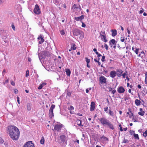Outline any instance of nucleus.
I'll use <instances>...</instances> for the list:
<instances>
[{"label": "nucleus", "instance_id": "obj_1", "mask_svg": "<svg viewBox=\"0 0 147 147\" xmlns=\"http://www.w3.org/2000/svg\"><path fill=\"white\" fill-rule=\"evenodd\" d=\"M8 131L9 132V135L12 139L16 140L19 138L20 132L16 126L12 125L8 127Z\"/></svg>", "mask_w": 147, "mask_h": 147}, {"label": "nucleus", "instance_id": "obj_2", "mask_svg": "<svg viewBox=\"0 0 147 147\" xmlns=\"http://www.w3.org/2000/svg\"><path fill=\"white\" fill-rule=\"evenodd\" d=\"M99 120L101 123L104 127H109L112 130L114 129L113 124L106 118L103 117L99 119Z\"/></svg>", "mask_w": 147, "mask_h": 147}, {"label": "nucleus", "instance_id": "obj_3", "mask_svg": "<svg viewBox=\"0 0 147 147\" xmlns=\"http://www.w3.org/2000/svg\"><path fill=\"white\" fill-rule=\"evenodd\" d=\"M72 32L74 35L75 36H78L79 34H83V32L77 28H73Z\"/></svg>", "mask_w": 147, "mask_h": 147}, {"label": "nucleus", "instance_id": "obj_4", "mask_svg": "<svg viewBox=\"0 0 147 147\" xmlns=\"http://www.w3.org/2000/svg\"><path fill=\"white\" fill-rule=\"evenodd\" d=\"M60 143L65 146L67 144V141L65 140V136L64 135H62L60 136Z\"/></svg>", "mask_w": 147, "mask_h": 147}, {"label": "nucleus", "instance_id": "obj_5", "mask_svg": "<svg viewBox=\"0 0 147 147\" xmlns=\"http://www.w3.org/2000/svg\"><path fill=\"white\" fill-rule=\"evenodd\" d=\"M34 12L35 14H36L39 15L40 14L41 11L38 5L36 4L35 5Z\"/></svg>", "mask_w": 147, "mask_h": 147}, {"label": "nucleus", "instance_id": "obj_6", "mask_svg": "<svg viewBox=\"0 0 147 147\" xmlns=\"http://www.w3.org/2000/svg\"><path fill=\"white\" fill-rule=\"evenodd\" d=\"M63 125L62 124H57L55 125L54 129L55 130L59 131L61 129Z\"/></svg>", "mask_w": 147, "mask_h": 147}, {"label": "nucleus", "instance_id": "obj_7", "mask_svg": "<svg viewBox=\"0 0 147 147\" xmlns=\"http://www.w3.org/2000/svg\"><path fill=\"white\" fill-rule=\"evenodd\" d=\"M1 36L2 38L5 40H4V42L5 43V44L4 43L3 44L4 46H6V43L7 42V41L5 40L7 37V32H5Z\"/></svg>", "mask_w": 147, "mask_h": 147}, {"label": "nucleus", "instance_id": "obj_8", "mask_svg": "<svg viewBox=\"0 0 147 147\" xmlns=\"http://www.w3.org/2000/svg\"><path fill=\"white\" fill-rule=\"evenodd\" d=\"M107 79L104 76H101L99 78V81L101 84L106 83Z\"/></svg>", "mask_w": 147, "mask_h": 147}, {"label": "nucleus", "instance_id": "obj_9", "mask_svg": "<svg viewBox=\"0 0 147 147\" xmlns=\"http://www.w3.org/2000/svg\"><path fill=\"white\" fill-rule=\"evenodd\" d=\"M95 107V104L94 102H92L91 103L90 110L91 111H94Z\"/></svg>", "mask_w": 147, "mask_h": 147}, {"label": "nucleus", "instance_id": "obj_10", "mask_svg": "<svg viewBox=\"0 0 147 147\" xmlns=\"http://www.w3.org/2000/svg\"><path fill=\"white\" fill-rule=\"evenodd\" d=\"M125 91V90L124 88L122 86L118 87L117 88V91L119 93H124Z\"/></svg>", "mask_w": 147, "mask_h": 147}, {"label": "nucleus", "instance_id": "obj_11", "mask_svg": "<svg viewBox=\"0 0 147 147\" xmlns=\"http://www.w3.org/2000/svg\"><path fill=\"white\" fill-rule=\"evenodd\" d=\"M123 73V71L121 69H117L116 72V75L119 77H120L122 76V74Z\"/></svg>", "mask_w": 147, "mask_h": 147}, {"label": "nucleus", "instance_id": "obj_12", "mask_svg": "<svg viewBox=\"0 0 147 147\" xmlns=\"http://www.w3.org/2000/svg\"><path fill=\"white\" fill-rule=\"evenodd\" d=\"M116 43L117 41L114 39H112L109 42V45L111 47H112L113 45H116Z\"/></svg>", "mask_w": 147, "mask_h": 147}, {"label": "nucleus", "instance_id": "obj_13", "mask_svg": "<svg viewBox=\"0 0 147 147\" xmlns=\"http://www.w3.org/2000/svg\"><path fill=\"white\" fill-rule=\"evenodd\" d=\"M116 76V71H111L110 74V76L112 78H114Z\"/></svg>", "mask_w": 147, "mask_h": 147}, {"label": "nucleus", "instance_id": "obj_14", "mask_svg": "<svg viewBox=\"0 0 147 147\" xmlns=\"http://www.w3.org/2000/svg\"><path fill=\"white\" fill-rule=\"evenodd\" d=\"M78 9L79 11L81 10V8L80 5H79V7H77L76 5L74 4L73 6L72 9Z\"/></svg>", "mask_w": 147, "mask_h": 147}, {"label": "nucleus", "instance_id": "obj_15", "mask_svg": "<svg viewBox=\"0 0 147 147\" xmlns=\"http://www.w3.org/2000/svg\"><path fill=\"white\" fill-rule=\"evenodd\" d=\"M82 121L80 119H77L76 121V123L80 126H83V125L81 124Z\"/></svg>", "mask_w": 147, "mask_h": 147}, {"label": "nucleus", "instance_id": "obj_16", "mask_svg": "<svg viewBox=\"0 0 147 147\" xmlns=\"http://www.w3.org/2000/svg\"><path fill=\"white\" fill-rule=\"evenodd\" d=\"M42 54L45 56L49 57L50 56L49 52L47 51H44L42 52Z\"/></svg>", "mask_w": 147, "mask_h": 147}, {"label": "nucleus", "instance_id": "obj_17", "mask_svg": "<svg viewBox=\"0 0 147 147\" xmlns=\"http://www.w3.org/2000/svg\"><path fill=\"white\" fill-rule=\"evenodd\" d=\"M111 32H112V36H115L117 34V31L116 30H112Z\"/></svg>", "mask_w": 147, "mask_h": 147}, {"label": "nucleus", "instance_id": "obj_18", "mask_svg": "<svg viewBox=\"0 0 147 147\" xmlns=\"http://www.w3.org/2000/svg\"><path fill=\"white\" fill-rule=\"evenodd\" d=\"M31 141H28L26 142L23 146L22 147H29L30 144L31 143Z\"/></svg>", "mask_w": 147, "mask_h": 147}, {"label": "nucleus", "instance_id": "obj_19", "mask_svg": "<svg viewBox=\"0 0 147 147\" xmlns=\"http://www.w3.org/2000/svg\"><path fill=\"white\" fill-rule=\"evenodd\" d=\"M135 104L137 106H139L140 105L141 102L140 101L137 99H136L135 101Z\"/></svg>", "mask_w": 147, "mask_h": 147}, {"label": "nucleus", "instance_id": "obj_20", "mask_svg": "<svg viewBox=\"0 0 147 147\" xmlns=\"http://www.w3.org/2000/svg\"><path fill=\"white\" fill-rule=\"evenodd\" d=\"M100 36H101V37H103L106 35L105 33V32L104 30L102 31L101 32H100Z\"/></svg>", "mask_w": 147, "mask_h": 147}, {"label": "nucleus", "instance_id": "obj_21", "mask_svg": "<svg viewBox=\"0 0 147 147\" xmlns=\"http://www.w3.org/2000/svg\"><path fill=\"white\" fill-rule=\"evenodd\" d=\"M55 107V105H52L49 109V112H53V110Z\"/></svg>", "mask_w": 147, "mask_h": 147}, {"label": "nucleus", "instance_id": "obj_22", "mask_svg": "<svg viewBox=\"0 0 147 147\" xmlns=\"http://www.w3.org/2000/svg\"><path fill=\"white\" fill-rule=\"evenodd\" d=\"M49 117L51 119L54 116V114L53 112H49Z\"/></svg>", "mask_w": 147, "mask_h": 147}, {"label": "nucleus", "instance_id": "obj_23", "mask_svg": "<svg viewBox=\"0 0 147 147\" xmlns=\"http://www.w3.org/2000/svg\"><path fill=\"white\" fill-rule=\"evenodd\" d=\"M66 72L68 76H70L71 74V71L69 69H67L66 70Z\"/></svg>", "mask_w": 147, "mask_h": 147}, {"label": "nucleus", "instance_id": "obj_24", "mask_svg": "<svg viewBox=\"0 0 147 147\" xmlns=\"http://www.w3.org/2000/svg\"><path fill=\"white\" fill-rule=\"evenodd\" d=\"M101 40L105 42H107L108 41L106 39V35L102 37H101Z\"/></svg>", "mask_w": 147, "mask_h": 147}, {"label": "nucleus", "instance_id": "obj_25", "mask_svg": "<svg viewBox=\"0 0 147 147\" xmlns=\"http://www.w3.org/2000/svg\"><path fill=\"white\" fill-rule=\"evenodd\" d=\"M71 50H75L76 49V45L74 44L71 46Z\"/></svg>", "mask_w": 147, "mask_h": 147}, {"label": "nucleus", "instance_id": "obj_26", "mask_svg": "<svg viewBox=\"0 0 147 147\" xmlns=\"http://www.w3.org/2000/svg\"><path fill=\"white\" fill-rule=\"evenodd\" d=\"M45 139L43 136L42 137L41 139L40 140V143L42 144H43L44 143Z\"/></svg>", "mask_w": 147, "mask_h": 147}, {"label": "nucleus", "instance_id": "obj_27", "mask_svg": "<svg viewBox=\"0 0 147 147\" xmlns=\"http://www.w3.org/2000/svg\"><path fill=\"white\" fill-rule=\"evenodd\" d=\"M6 31L2 28H0V35H2Z\"/></svg>", "mask_w": 147, "mask_h": 147}, {"label": "nucleus", "instance_id": "obj_28", "mask_svg": "<svg viewBox=\"0 0 147 147\" xmlns=\"http://www.w3.org/2000/svg\"><path fill=\"white\" fill-rule=\"evenodd\" d=\"M138 114L142 116H143L145 112L144 111H142L141 112H138Z\"/></svg>", "mask_w": 147, "mask_h": 147}, {"label": "nucleus", "instance_id": "obj_29", "mask_svg": "<svg viewBox=\"0 0 147 147\" xmlns=\"http://www.w3.org/2000/svg\"><path fill=\"white\" fill-rule=\"evenodd\" d=\"M100 138L101 139L103 138L104 140L105 141H108L109 139L108 138H107V137H105L104 136H102L101 138Z\"/></svg>", "mask_w": 147, "mask_h": 147}, {"label": "nucleus", "instance_id": "obj_30", "mask_svg": "<svg viewBox=\"0 0 147 147\" xmlns=\"http://www.w3.org/2000/svg\"><path fill=\"white\" fill-rule=\"evenodd\" d=\"M67 96H68L69 97H70L71 96V92L70 91H67Z\"/></svg>", "mask_w": 147, "mask_h": 147}, {"label": "nucleus", "instance_id": "obj_31", "mask_svg": "<svg viewBox=\"0 0 147 147\" xmlns=\"http://www.w3.org/2000/svg\"><path fill=\"white\" fill-rule=\"evenodd\" d=\"M109 112L110 115L111 116L114 115V112L111 111L110 109L109 110Z\"/></svg>", "mask_w": 147, "mask_h": 147}, {"label": "nucleus", "instance_id": "obj_32", "mask_svg": "<svg viewBox=\"0 0 147 147\" xmlns=\"http://www.w3.org/2000/svg\"><path fill=\"white\" fill-rule=\"evenodd\" d=\"M134 138L136 139H137L139 140V138L138 136V134H135L134 135Z\"/></svg>", "mask_w": 147, "mask_h": 147}, {"label": "nucleus", "instance_id": "obj_33", "mask_svg": "<svg viewBox=\"0 0 147 147\" xmlns=\"http://www.w3.org/2000/svg\"><path fill=\"white\" fill-rule=\"evenodd\" d=\"M145 83L146 84H147V72L145 73Z\"/></svg>", "mask_w": 147, "mask_h": 147}, {"label": "nucleus", "instance_id": "obj_34", "mask_svg": "<svg viewBox=\"0 0 147 147\" xmlns=\"http://www.w3.org/2000/svg\"><path fill=\"white\" fill-rule=\"evenodd\" d=\"M130 134L131 135H134L135 134V131L133 130H130L129 131Z\"/></svg>", "mask_w": 147, "mask_h": 147}, {"label": "nucleus", "instance_id": "obj_35", "mask_svg": "<svg viewBox=\"0 0 147 147\" xmlns=\"http://www.w3.org/2000/svg\"><path fill=\"white\" fill-rule=\"evenodd\" d=\"M129 141L127 139H125V138H124V140H123L122 143H128Z\"/></svg>", "mask_w": 147, "mask_h": 147}, {"label": "nucleus", "instance_id": "obj_36", "mask_svg": "<svg viewBox=\"0 0 147 147\" xmlns=\"http://www.w3.org/2000/svg\"><path fill=\"white\" fill-rule=\"evenodd\" d=\"M143 135L145 137H146L147 136V130L143 133Z\"/></svg>", "mask_w": 147, "mask_h": 147}, {"label": "nucleus", "instance_id": "obj_37", "mask_svg": "<svg viewBox=\"0 0 147 147\" xmlns=\"http://www.w3.org/2000/svg\"><path fill=\"white\" fill-rule=\"evenodd\" d=\"M40 40H41L39 42V43L40 44H42L44 41V39L43 38H41Z\"/></svg>", "mask_w": 147, "mask_h": 147}, {"label": "nucleus", "instance_id": "obj_38", "mask_svg": "<svg viewBox=\"0 0 147 147\" xmlns=\"http://www.w3.org/2000/svg\"><path fill=\"white\" fill-rule=\"evenodd\" d=\"M60 33L62 35H63L65 34V32L64 30H62L60 31Z\"/></svg>", "mask_w": 147, "mask_h": 147}, {"label": "nucleus", "instance_id": "obj_39", "mask_svg": "<svg viewBox=\"0 0 147 147\" xmlns=\"http://www.w3.org/2000/svg\"><path fill=\"white\" fill-rule=\"evenodd\" d=\"M27 109L28 110H30L31 109L30 105L29 103L27 104Z\"/></svg>", "mask_w": 147, "mask_h": 147}, {"label": "nucleus", "instance_id": "obj_40", "mask_svg": "<svg viewBox=\"0 0 147 147\" xmlns=\"http://www.w3.org/2000/svg\"><path fill=\"white\" fill-rule=\"evenodd\" d=\"M86 61L87 63L88 64L90 62V60L88 59L87 57L85 58Z\"/></svg>", "mask_w": 147, "mask_h": 147}, {"label": "nucleus", "instance_id": "obj_41", "mask_svg": "<svg viewBox=\"0 0 147 147\" xmlns=\"http://www.w3.org/2000/svg\"><path fill=\"white\" fill-rule=\"evenodd\" d=\"M29 71L28 70H27L26 71V77H28L29 75Z\"/></svg>", "mask_w": 147, "mask_h": 147}, {"label": "nucleus", "instance_id": "obj_42", "mask_svg": "<svg viewBox=\"0 0 147 147\" xmlns=\"http://www.w3.org/2000/svg\"><path fill=\"white\" fill-rule=\"evenodd\" d=\"M11 26L12 29L14 30H15V27L14 25V24L13 23H12L11 25Z\"/></svg>", "mask_w": 147, "mask_h": 147}, {"label": "nucleus", "instance_id": "obj_43", "mask_svg": "<svg viewBox=\"0 0 147 147\" xmlns=\"http://www.w3.org/2000/svg\"><path fill=\"white\" fill-rule=\"evenodd\" d=\"M141 10H140L139 11V13L140 14L142 13L144 11V9L142 8H141Z\"/></svg>", "mask_w": 147, "mask_h": 147}, {"label": "nucleus", "instance_id": "obj_44", "mask_svg": "<svg viewBox=\"0 0 147 147\" xmlns=\"http://www.w3.org/2000/svg\"><path fill=\"white\" fill-rule=\"evenodd\" d=\"M4 142V140L1 137H0V144H2Z\"/></svg>", "mask_w": 147, "mask_h": 147}, {"label": "nucleus", "instance_id": "obj_45", "mask_svg": "<svg viewBox=\"0 0 147 147\" xmlns=\"http://www.w3.org/2000/svg\"><path fill=\"white\" fill-rule=\"evenodd\" d=\"M129 111L130 112V113H131V115H129V117L130 118H131V117L132 116L133 117V118H134V116L133 115V113L131 112V111H130L129 109Z\"/></svg>", "mask_w": 147, "mask_h": 147}, {"label": "nucleus", "instance_id": "obj_46", "mask_svg": "<svg viewBox=\"0 0 147 147\" xmlns=\"http://www.w3.org/2000/svg\"><path fill=\"white\" fill-rule=\"evenodd\" d=\"M84 18V15H82L81 16L79 17H77V18L75 17V18Z\"/></svg>", "mask_w": 147, "mask_h": 147}, {"label": "nucleus", "instance_id": "obj_47", "mask_svg": "<svg viewBox=\"0 0 147 147\" xmlns=\"http://www.w3.org/2000/svg\"><path fill=\"white\" fill-rule=\"evenodd\" d=\"M104 111L106 113H108V107H105L104 108Z\"/></svg>", "mask_w": 147, "mask_h": 147}, {"label": "nucleus", "instance_id": "obj_48", "mask_svg": "<svg viewBox=\"0 0 147 147\" xmlns=\"http://www.w3.org/2000/svg\"><path fill=\"white\" fill-rule=\"evenodd\" d=\"M139 49L136 48V50L134 51L136 54H138V52L139 51Z\"/></svg>", "mask_w": 147, "mask_h": 147}, {"label": "nucleus", "instance_id": "obj_49", "mask_svg": "<svg viewBox=\"0 0 147 147\" xmlns=\"http://www.w3.org/2000/svg\"><path fill=\"white\" fill-rule=\"evenodd\" d=\"M84 33L83 32V34H80V39H82L84 38Z\"/></svg>", "mask_w": 147, "mask_h": 147}, {"label": "nucleus", "instance_id": "obj_50", "mask_svg": "<svg viewBox=\"0 0 147 147\" xmlns=\"http://www.w3.org/2000/svg\"><path fill=\"white\" fill-rule=\"evenodd\" d=\"M30 144L29 147H34V144L32 143V141H31V143Z\"/></svg>", "mask_w": 147, "mask_h": 147}, {"label": "nucleus", "instance_id": "obj_51", "mask_svg": "<svg viewBox=\"0 0 147 147\" xmlns=\"http://www.w3.org/2000/svg\"><path fill=\"white\" fill-rule=\"evenodd\" d=\"M105 56H103L102 57V59H101V61L102 62H104L105 61Z\"/></svg>", "mask_w": 147, "mask_h": 147}, {"label": "nucleus", "instance_id": "obj_52", "mask_svg": "<svg viewBox=\"0 0 147 147\" xmlns=\"http://www.w3.org/2000/svg\"><path fill=\"white\" fill-rule=\"evenodd\" d=\"M114 88H111L110 87L109 88V91H112Z\"/></svg>", "mask_w": 147, "mask_h": 147}, {"label": "nucleus", "instance_id": "obj_53", "mask_svg": "<svg viewBox=\"0 0 147 147\" xmlns=\"http://www.w3.org/2000/svg\"><path fill=\"white\" fill-rule=\"evenodd\" d=\"M81 22L82 23V27H84V28L86 26L84 22H82L81 21Z\"/></svg>", "mask_w": 147, "mask_h": 147}, {"label": "nucleus", "instance_id": "obj_54", "mask_svg": "<svg viewBox=\"0 0 147 147\" xmlns=\"http://www.w3.org/2000/svg\"><path fill=\"white\" fill-rule=\"evenodd\" d=\"M43 86H42L40 84V85L38 87V88L39 90L41 89L42 88Z\"/></svg>", "mask_w": 147, "mask_h": 147}, {"label": "nucleus", "instance_id": "obj_55", "mask_svg": "<svg viewBox=\"0 0 147 147\" xmlns=\"http://www.w3.org/2000/svg\"><path fill=\"white\" fill-rule=\"evenodd\" d=\"M11 84L13 86H15V83L12 80H11Z\"/></svg>", "mask_w": 147, "mask_h": 147}, {"label": "nucleus", "instance_id": "obj_56", "mask_svg": "<svg viewBox=\"0 0 147 147\" xmlns=\"http://www.w3.org/2000/svg\"><path fill=\"white\" fill-rule=\"evenodd\" d=\"M116 92V90L114 89L111 91V93L113 94H114Z\"/></svg>", "mask_w": 147, "mask_h": 147}, {"label": "nucleus", "instance_id": "obj_57", "mask_svg": "<svg viewBox=\"0 0 147 147\" xmlns=\"http://www.w3.org/2000/svg\"><path fill=\"white\" fill-rule=\"evenodd\" d=\"M104 47L105 48V49H106V50H108V47L107 44H105Z\"/></svg>", "mask_w": 147, "mask_h": 147}, {"label": "nucleus", "instance_id": "obj_58", "mask_svg": "<svg viewBox=\"0 0 147 147\" xmlns=\"http://www.w3.org/2000/svg\"><path fill=\"white\" fill-rule=\"evenodd\" d=\"M124 40H125V39H124V38L122 37H121V41L122 42H123L124 41Z\"/></svg>", "mask_w": 147, "mask_h": 147}, {"label": "nucleus", "instance_id": "obj_59", "mask_svg": "<svg viewBox=\"0 0 147 147\" xmlns=\"http://www.w3.org/2000/svg\"><path fill=\"white\" fill-rule=\"evenodd\" d=\"M75 71L76 75L77 76H78V72L77 71V69H76Z\"/></svg>", "mask_w": 147, "mask_h": 147}, {"label": "nucleus", "instance_id": "obj_60", "mask_svg": "<svg viewBox=\"0 0 147 147\" xmlns=\"http://www.w3.org/2000/svg\"><path fill=\"white\" fill-rule=\"evenodd\" d=\"M14 92L15 94H17L18 93V90L17 89L14 90Z\"/></svg>", "mask_w": 147, "mask_h": 147}, {"label": "nucleus", "instance_id": "obj_61", "mask_svg": "<svg viewBox=\"0 0 147 147\" xmlns=\"http://www.w3.org/2000/svg\"><path fill=\"white\" fill-rule=\"evenodd\" d=\"M126 73H124L123 74H122V76H123V78H125V76L126 75Z\"/></svg>", "mask_w": 147, "mask_h": 147}, {"label": "nucleus", "instance_id": "obj_62", "mask_svg": "<svg viewBox=\"0 0 147 147\" xmlns=\"http://www.w3.org/2000/svg\"><path fill=\"white\" fill-rule=\"evenodd\" d=\"M74 109V107L72 106H70L69 107V109L71 110H73Z\"/></svg>", "mask_w": 147, "mask_h": 147}, {"label": "nucleus", "instance_id": "obj_63", "mask_svg": "<svg viewBox=\"0 0 147 147\" xmlns=\"http://www.w3.org/2000/svg\"><path fill=\"white\" fill-rule=\"evenodd\" d=\"M41 38H43L40 35L38 37V40H40L41 39Z\"/></svg>", "mask_w": 147, "mask_h": 147}, {"label": "nucleus", "instance_id": "obj_64", "mask_svg": "<svg viewBox=\"0 0 147 147\" xmlns=\"http://www.w3.org/2000/svg\"><path fill=\"white\" fill-rule=\"evenodd\" d=\"M141 54H142L143 55L142 56V57H143V56H144L145 55L143 51H142L141 52Z\"/></svg>", "mask_w": 147, "mask_h": 147}]
</instances>
